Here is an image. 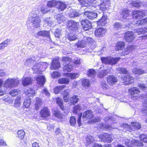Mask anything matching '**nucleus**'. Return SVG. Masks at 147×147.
I'll use <instances>...</instances> for the list:
<instances>
[{"label":"nucleus","instance_id":"8","mask_svg":"<svg viewBox=\"0 0 147 147\" xmlns=\"http://www.w3.org/2000/svg\"><path fill=\"white\" fill-rule=\"evenodd\" d=\"M123 80L124 82V84L127 85L132 84L134 82V79L129 74H127L123 78Z\"/></svg>","mask_w":147,"mask_h":147},{"label":"nucleus","instance_id":"13","mask_svg":"<svg viewBox=\"0 0 147 147\" xmlns=\"http://www.w3.org/2000/svg\"><path fill=\"white\" fill-rule=\"evenodd\" d=\"M107 81L109 85H113L117 82V79L116 77L111 75L108 77Z\"/></svg>","mask_w":147,"mask_h":147},{"label":"nucleus","instance_id":"43","mask_svg":"<svg viewBox=\"0 0 147 147\" xmlns=\"http://www.w3.org/2000/svg\"><path fill=\"white\" fill-rule=\"evenodd\" d=\"M49 31H40L38 33V35L40 36H49Z\"/></svg>","mask_w":147,"mask_h":147},{"label":"nucleus","instance_id":"3","mask_svg":"<svg viewBox=\"0 0 147 147\" xmlns=\"http://www.w3.org/2000/svg\"><path fill=\"white\" fill-rule=\"evenodd\" d=\"M128 91L131 95V99L133 100H138L139 98V94L140 93V91L137 88H131L128 89Z\"/></svg>","mask_w":147,"mask_h":147},{"label":"nucleus","instance_id":"56","mask_svg":"<svg viewBox=\"0 0 147 147\" xmlns=\"http://www.w3.org/2000/svg\"><path fill=\"white\" fill-rule=\"evenodd\" d=\"M146 23H147V18L137 21V23L140 25H143Z\"/></svg>","mask_w":147,"mask_h":147},{"label":"nucleus","instance_id":"36","mask_svg":"<svg viewBox=\"0 0 147 147\" xmlns=\"http://www.w3.org/2000/svg\"><path fill=\"white\" fill-rule=\"evenodd\" d=\"M136 31L138 34H144L147 32V26L144 28H140L137 30Z\"/></svg>","mask_w":147,"mask_h":147},{"label":"nucleus","instance_id":"1","mask_svg":"<svg viewBox=\"0 0 147 147\" xmlns=\"http://www.w3.org/2000/svg\"><path fill=\"white\" fill-rule=\"evenodd\" d=\"M19 83V81L17 78H8L4 82V85L7 88H11L17 87Z\"/></svg>","mask_w":147,"mask_h":147},{"label":"nucleus","instance_id":"30","mask_svg":"<svg viewBox=\"0 0 147 147\" xmlns=\"http://www.w3.org/2000/svg\"><path fill=\"white\" fill-rule=\"evenodd\" d=\"M71 59L68 57H63L62 58V61L64 65L70 64L71 62H73Z\"/></svg>","mask_w":147,"mask_h":147},{"label":"nucleus","instance_id":"7","mask_svg":"<svg viewBox=\"0 0 147 147\" xmlns=\"http://www.w3.org/2000/svg\"><path fill=\"white\" fill-rule=\"evenodd\" d=\"M134 18L137 19H140L145 15V13L144 11L136 10L133 11L132 13Z\"/></svg>","mask_w":147,"mask_h":147},{"label":"nucleus","instance_id":"15","mask_svg":"<svg viewBox=\"0 0 147 147\" xmlns=\"http://www.w3.org/2000/svg\"><path fill=\"white\" fill-rule=\"evenodd\" d=\"M57 7L60 11H63L66 7V5L64 3L60 1H57Z\"/></svg>","mask_w":147,"mask_h":147},{"label":"nucleus","instance_id":"35","mask_svg":"<svg viewBox=\"0 0 147 147\" xmlns=\"http://www.w3.org/2000/svg\"><path fill=\"white\" fill-rule=\"evenodd\" d=\"M87 74L88 76L94 78L95 76L96 75V73L94 69H90L88 71Z\"/></svg>","mask_w":147,"mask_h":147},{"label":"nucleus","instance_id":"41","mask_svg":"<svg viewBox=\"0 0 147 147\" xmlns=\"http://www.w3.org/2000/svg\"><path fill=\"white\" fill-rule=\"evenodd\" d=\"M20 99V97H18L15 100L14 106L16 108H18L20 107L21 105Z\"/></svg>","mask_w":147,"mask_h":147},{"label":"nucleus","instance_id":"19","mask_svg":"<svg viewBox=\"0 0 147 147\" xmlns=\"http://www.w3.org/2000/svg\"><path fill=\"white\" fill-rule=\"evenodd\" d=\"M32 79L30 77H23L22 78V83L24 86H26L31 84Z\"/></svg>","mask_w":147,"mask_h":147},{"label":"nucleus","instance_id":"9","mask_svg":"<svg viewBox=\"0 0 147 147\" xmlns=\"http://www.w3.org/2000/svg\"><path fill=\"white\" fill-rule=\"evenodd\" d=\"M41 117L43 118H46L50 115L49 110L48 108L45 107L41 110L40 112Z\"/></svg>","mask_w":147,"mask_h":147},{"label":"nucleus","instance_id":"45","mask_svg":"<svg viewBox=\"0 0 147 147\" xmlns=\"http://www.w3.org/2000/svg\"><path fill=\"white\" fill-rule=\"evenodd\" d=\"M105 142L109 143L113 140L112 136L110 135L107 133L105 134Z\"/></svg>","mask_w":147,"mask_h":147},{"label":"nucleus","instance_id":"31","mask_svg":"<svg viewBox=\"0 0 147 147\" xmlns=\"http://www.w3.org/2000/svg\"><path fill=\"white\" fill-rule=\"evenodd\" d=\"M10 40L9 39H7L6 40L4 41L3 42L0 44V50H2L4 48L7 47L8 45V43L9 42Z\"/></svg>","mask_w":147,"mask_h":147},{"label":"nucleus","instance_id":"34","mask_svg":"<svg viewBox=\"0 0 147 147\" xmlns=\"http://www.w3.org/2000/svg\"><path fill=\"white\" fill-rule=\"evenodd\" d=\"M108 73V71L105 69L99 71L98 74V76L100 78H102Z\"/></svg>","mask_w":147,"mask_h":147},{"label":"nucleus","instance_id":"50","mask_svg":"<svg viewBox=\"0 0 147 147\" xmlns=\"http://www.w3.org/2000/svg\"><path fill=\"white\" fill-rule=\"evenodd\" d=\"M125 144L128 147H132L133 145V143L132 142V140H131L128 139H126L125 140Z\"/></svg>","mask_w":147,"mask_h":147},{"label":"nucleus","instance_id":"27","mask_svg":"<svg viewBox=\"0 0 147 147\" xmlns=\"http://www.w3.org/2000/svg\"><path fill=\"white\" fill-rule=\"evenodd\" d=\"M25 94L28 96H34L35 94V91L33 89L29 88L25 91Z\"/></svg>","mask_w":147,"mask_h":147},{"label":"nucleus","instance_id":"4","mask_svg":"<svg viewBox=\"0 0 147 147\" xmlns=\"http://www.w3.org/2000/svg\"><path fill=\"white\" fill-rule=\"evenodd\" d=\"M79 24L78 22H76L73 21H70L67 24V26L69 27V30L72 31V32H78V26Z\"/></svg>","mask_w":147,"mask_h":147},{"label":"nucleus","instance_id":"11","mask_svg":"<svg viewBox=\"0 0 147 147\" xmlns=\"http://www.w3.org/2000/svg\"><path fill=\"white\" fill-rule=\"evenodd\" d=\"M106 32V30L105 29L99 28L95 30V34L96 37L100 38L103 36Z\"/></svg>","mask_w":147,"mask_h":147},{"label":"nucleus","instance_id":"21","mask_svg":"<svg viewBox=\"0 0 147 147\" xmlns=\"http://www.w3.org/2000/svg\"><path fill=\"white\" fill-rule=\"evenodd\" d=\"M115 49L116 51H118L122 50L125 46V43L122 41L118 42L116 44Z\"/></svg>","mask_w":147,"mask_h":147},{"label":"nucleus","instance_id":"14","mask_svg":"<svg viewBox=\"0 0 147 147\" xmlns=\"http://www.w3.org/2000/svg\"><path fill=\"white\" fill-rule=\"evenodd\" d=\"M84 14L89 19L92 20L97 17L96 13H94L93 12L86 11L84 12Z\"/></svg>","mask_w":147,"mask_h":147},{"label":"nucleus","instance_id":"5","mask_svg":"<svg viewBox=\"0 0 147 147\" xmlns=\"http://www.w3.org/2000/svg\"><path fill=\"white\" fill-rule=\"evenodd\" d=\"M101 2L98 5L100 10L102 11H105L110 5V0H100Z\"/></svg>","mask_w":147,"mask_h":147},{"label":"nucleus","instance_id":"17","mask_svg":"<svg viewBox=\"0 0 147 147\" xmlns=\"http://www.w3.org/2000/svg\"><path fill=\"white\" fill-rule=\"evenodd\" d=\"M46 78L44 76H39L36 79L38 84L41 85H43L45 83Z\"/></svg>","mask_w":147,"mask_h":147},{"label":"nucleus","instance_id":"22","mask_svg":"<svg viewBox=\"0 0 147 147\" xmlns=\"http://www.w3.org/2000/svg\"><path fill=\"white\" fill-rule=\"evenodd\" d=\"M73 67V63L71 62L70 64L65 65L63 67V69L67 71H70L72 70Z\"/></svg>","mask_w":147,"mask_h":147},{"label":"nucleus","instance_id":"39","mask_svg":"<svg viewBox=\"0 0 147 147\" xmlns=\"http://www.w3.org/2000/svg\"><path fill=\"white\" fill-rule=\"evenodd\" d=\"M86 45V42L84 39L82 40H79L77 45L78 47L83 48Z\"/></svg>","mask_w":147,"mask_h":147},{"label":"nucleus","instance_id":"49","mask_svg":"<svg viewBox=\"0 0 147 147\" xmlns=\"http://www.w3.org/2000/svg\"><path fill=\"white\" fill-rule=\"evenodd\" d=\"M81 14L80 13L77 11H73L71 12L69 14V16L70 17L75 18L79 17L80 15H81Z\"/></svg>","mask_w":147,"mask_h":147},{"label":"nucleus","instance_id":"63","mask_svg":"<svg viewBox=\"0 0 147 147\" xmlns=\"http://www.w3.org/2000/svg\"><path fill=\"white\" fill-rule=\"evenodd\" d=\"M54 115L58 118L61 119L63 117V115L59 111H55Z\"/></svg>","mask_w":147,"mask_h":147},{"label":"nucleus","instance_id":"47","mask_svg":"<svg viewBox=\"0 0 147 147\" xmlns=\"http://www.w3.org/2000/svg\"><path fill=\"white\" fill-rule=\"evenodd\" d=\"M132 142L133 143L134 146L135 145L138 146H141L143 145L142 143L139 140L132 139Z\"/></svg>","mask_w":147,"mask_h":147},{"label":"nucleus","instance_id":"33","mask_svg":"<svg viewBox=\"0 0 147 147\" xmlns=\"http://www.w3.org/2000/svg\"><path fill=\"white\" fill-rule=\"evenodd\" d=\"M42 104L41 100L39 98H37L36 100V103L35 104V109L37 110L39 109Z\"/></svg>","mask_w":147,"mask_h":147},{"label":"nucleus","instance_id":"44","mask_svg":"<svg viewBox=\"0 0 147 147\" xmlns=\"http://www.w3.org/2000/svg\"><path fill=\"white\" fill-rule=\"evenodd\" d=\"M82 84L85 87H88L90 86V83L88 80L84 79L82 81Z\"/></svg>","mask_w":147,"mask_h":147},{"label":"nucleus","instance_id":"52","mask_svg":"<svg viewBox=\"0 0 147 147\" xmlns=\"http://www.w3.org/2000/svg\"><path fill=\"white\" fill-rule=\"evenodd\" d=\"M114 25V28L116 30L121 29L123 27L122 25L119 22H115Z\"/></svg>","mask_w":147,"mask_h":147},{"label":"nucleus","instance_id":"18","mask_svg":"<svg viewBox=\"0 0 147 147\" xmlns=\"http://www.w3.org/2000/svg\"><path fill=\"white\" fill-rule=\"evenodd\" d=\"M94 117L92 112L90 110H88L84 112L82 117L84 118L90 119Z\"/></svg>","mask_w":147,"mask_h":147},{"label":"nucleus","instance_id":"2","mask_svg":"<svg viewBox=\"0 0 147 147\" xmlns=\"http://www.w3.org/2000/svg\"><path fill=\"white\" fill-rule=\"evenodd\" d=\"M120 59L119 57L114 58L111 57H102L101 58V60L102 63H104L113 65L116 64Z\"/></svg>","mask_w":147,"mask_h":147},{"label":"nucleus","instance_id":"58","mask_svg":"<svg viewBox=\"0 0 147 147\" xmlns=\"http://www.w3.org/2000/svg\"><path fill=\"white\" fill-rule=\"evenodd\" d=\"M18 90L17 89H13L11 90L9 94L12 96H14L18 95Z\"/></svg>","mask_w":147,"mask_h":147},{"label":"nucleus","instance_id":"37","mask_svg":"<svg viewBox=\"0 0 147 147\" xmlns=\"http://www.w3.org/2000/svg\"><path fill=\"white\" fill-rule=\"evenodd\" d=\"M107 19L105 17H102L97 22L98 25L104 26L107 22Z\"/></svg>","mask_w":147,"mask_h":147},{"label":"nucleus","instance_id":"23","mask_svg":"<svg viewBox=\"0 0 147 147\" xmlns=\"http://www.w3.org/2000/svg\"><path fill=\"white\" fill-rule=\"evenodd\" d=\"M79 100V98L78 96L74 95L70 98L69 101L71 103L75 105L78 102Z\"/></svg>","mask_w":147,"mask_h":147},{"label":"nucleus","instance_id":"29","mask_svg":"<svg viewBox=\"0 0 147 147\" xmlns=\"http://www.w3.org/2000/svg\"><path fill=\"white\" fill-rule=\"evenodd\" d=\"M69 82V79L66 78H62L59 79L58 82L60 84H67Z\"/></svg>","mask_w":147,"mask_h":147},{"label":"nucleus","instance_id":"51","mask_svg":"<svg viewBox=\"0 0 147 147\" xmlns=\"http://www.w3.org/2000/svg\"><path fill=\"white\" fill-rule=\"evenodd\" d=\"M140 138L141 140L144 142L147 143V135L141 134L140 136Z\"/></svg>","mask_w":147,"mask_h":147},{"label":"nucleus","instance_id":"54","mask_svg":"<svg viewBox=\"0 0 147 147\" xmlns=\"http://www.w3.org/2000/svg\"><path fill=\"white\" fill-rule=\"evenodd\" d=\"M61 30L59 28H57L55 30V35L56 37L59 38L61 35Z\"/></svg>","mask_w":147,"mask_h":147},{"label":"nucleus","instance_id":"24","mask_svg":"<svg viewBox=\"0 0 147 147\" xmlns=\"http://www.w3.org/2000/svg\"><path fill=\"white\" fill-rule=\"evenodd\" d=\"M132 71L134 74L138 75L145 73L144 70L140 68H134L132 70Z\"/></svg>","mask_w":147,"mask_h":147},{"label":"nucleus","instance_id":"25","mask_svg":"<svg viewBox=\"0 0 147 147\" xmlns=\"http://www.w3.org/2000/svg\"><path fill=\"white\" fill-rule=\"evenodd\" d=\"M56 103L59 107L62 110L65 109V107L63 104L62 99L59 98H56Z\"/></svg>","mask_w":147,"mask_h":147},{"label":"nucleus","instance_id":"32","mask_svg":"<svg viewBox=\"0 0 147 147\" xmlns=\"http://www.w3.org/2000/svg\"><path fill=\"white\" fill-rule=\"evenodd\" d=\"M85 41L87 43L90 44L92 45H94L96 44V42L94 41V40L90 37H84V38Z\"/></svg>","mask_w":147,"mask_h":147},{"label":"nucleus","instance_id":"10","mask_svg":"<svg viewBox=\"0 0 147 147\" xmlns=\"http://www.w3.org/2000/svg\"><path fill=\"white\" fill-rule=\"evenodd\" d=\"M134 36L133 33L130 31L126 32L125 35V38L127 42H131L134 39Z\"/></svg>","mask_w":147,"mask_h":147},{"label":"nucleus","instance_id":"46","mask_svg":"<svg viewBox=\"0 0 147 147\" xmlns=\"http://www.w3.org/2000/svg\"><path fill=\"white\" fill-rule=\"evenodd\" d=\"M134 46L133 45L128 46L125 49V54L127 55L132 51L133 49H134Z\"/></svg>","mask_w":147,"mask_h":147},{"label":"nucleus","instance_id":"59","mask_svg":"<svg viewBox=\"0 0 147 147\" xmlns=\"http://www.w3.org/2000/svg\"><path fill=\"white\" fill-rule=\"evenodd\" d=\"M82 109L81 105H76L74 107L73 112L74 113H77L78 111Z\"/></svg>","mask_w":147,"mask_h":147},{"label":"nucleus","instance_id":"61","mask_svg":"<svg viewBox=\"0 0 147 147\" xmlns=\"http://www.w3.org/2000/svg\"><path fill=\"white\" fill-rule=\"evenodd\" d=\"M40 68V65L39 64H35V65L33 66L32 67V69L34 71L36 72H37V71H39Z\"/></svg>","mask_w":147,"mask_h":147},{"label":"nucleus","instance_id":"42","mask_svg":"<svg viewBox=\"0 0 147 147\" xmlns=\"http://www.w3.org/2000/svg\"><path fill=\"white\" fill-rule=\"evenodd\" d=\"M56 18L57 22L59 24L65 20V18L64 16L61 14L58 15Z\"/></svg>","mask_w":147,"mask_h":147},{"label":"nucleus","instance_id":"12","mask_svg":"<svg viewBox=\"0 0 147 147\" xmlns=\"http://www.w3.org/2000/svg\"><path fill=\"white\" fill-rule=\"evenodd\" d=\"M60 67V63L56 59H54L52 61L51 69H58Z\"/></svg>","mask_w":147,"mask_h":147},{"label":"nucleus","instance_id":"62","mask_svg":"<svg viewBox=\"0 0 147 147\" xmlns=\"http://www.w3.org/2000/svg\"><path fill=\"white\" fill-rule=\"evenodd\" d=\"M45 24H47L48 25L50 26L53 24L54 22L52 21L50 18H47L44 20Z\"/></svg>","mask_w":147,"mask_h":147},{"label":"nucleus","instance_id":"53","mask_svg":"<svg viewBox=\"0 0 147 147\" xmlns=\"http://www.w3.org/2000/svg\"><path fill=\"white\" fill-rule=\"evenodd\" d=\"M117 70L119 72L120 74H127V69L124 67H120L117 68Z\"/></svg>","mask_w":147,"mask_h":147},{"label":"nucleus","instance_id":"6","mask_svg":"<svg viewBox=\"0 0 147 147\" xmlns=\"http://www.w3.org/2000/svg\"><path fill=\"white\" fill-rule=\"evenodd\" d=\"M82 25L85 30H88L92 28L91 24L87 20L84 19L81 21Z\"/></svg>","mask_w":147,"mask_h":147},{"label":"nucleus","instance_id":"38","mask_svg":"<svg viewBox=\"0 0 147 147\" xmlns=\"http://www.w3.org/2000/svg\"><path fill=\"white\" fill-rule=\"evenodd\" d=\"M57 1L55 0H53L48 2L47 6L49 7H53L57 6Z\"/></svg>","mask_w":147,"mask_h":147},{"label":"nucleus","instance_id":"55","mask_svg":"<svg viewBox=\"0 0 147 147\" xmlns=\"http://www.w3.org/2000/svg\"><path fill=\"white\" fill-rule=\"evenodd\" d=\"M94 140V138L92 137L88 136L86 138V146H88Z\"/></svg>","mask_w":147,"mask_h":147},{"label":"nucleus","instance_id":"16","mask_svg":"<svg viewBox=\"0 0 147 147\" xmlns=\"http://www.w3.org/2000/svg\"><path fill=\"white\" fill-rule=\"evenodd\" d=\"M129 15V11L126 9L123 10L121 15V17L123 19V21H126V20L128 19Z\"/></svg>","mask_w":147,"mask_h":147},{"label":"nucleus","instance_id":"64","mask_svg":"<svg viewBox=\"0 0 147 147\" xmlns=\"http://www.w3.org/2000/svg\"><path fill=\"white\" fill-rule=\"evenodd\" d=\"M28 99L25 100L24 102V105L26 108L29 107L30 104V100L29 98Z\"/></svg>","mask_w":147,"mask_h":147},{"label":"nucleus","instance_id":"57","mask_svg":"<svg viewBox=\"0 0 147 147\" xmlns=\"http://www.w3.org/2000/svg\"><path fill=\"white\" fill-rule=\"evenodd\" d=\"M131 124L134 128L138 129L141 127L140 124L138 123L133 122L131 123Z\"/></svg>","mask_w":147,"mask_h":147},{"label":"nucleus","instance_id":"60","mask_svg":"<svg viewBox=\"0 0 147 147\" xmlns=\"http://www.w3.org/2000/svg\"><path fill=\"white\" fill-rule=\"evenodd\" d=\"M69 122L71 125L74 126L75 125L76 121V119L74 116H72L70 117Z\"/></svg>","mask_w":147,"mask_h":147},{"label":"nucleus","instance_id":"48","mask_svg":"<svg viewBox=\"0 0 147 147\" xmlns=\"http://www.w3.org/2000/svg\"><path fill=\"white\" fill-rule=\"evenodd\" d=\"M67 77L70 78L71 79H73L78 77V74L74 73H67L66 75Z\"/></svg>","mask_w":147,"mask_h":147},{"label":"nucleus","instance_id":"20","mask_svg":"<svg viewBox=\"0 0 147 147\" xmlns=\"http://www.w3.org/2000/svg\"><path fill=\"white\" fill-rule=\"evenodd\" d=\"M40 20L39 18H37L33 19H32L31 22L33 26L36 28L40 26Z\"/></svg>","mask_w":147,"mask_h":147},{"label":"nucleus","instance_id":"26","mask_svg":"<svg viewBox=\"0 0 147 147\" xmlns=\"http://www.w3.org/2000/svg\"><path fill=\"white\" fill-rule=\"evenodd\" d=\"M76 33V32L75 33V32H74L73 33H70L69 34H67L65 37L70 41L76 40L77 39V37L75 34H74Z\"/></svg>","mask_w":147,"mask_h":147},{"label":"nucleus","instance_id":"40","mask_svg":"<svg viewBox=\"0 0 147 147\" xmlns=\"http://www.w3.org/2000/svg\"><path fill=\"white\" fill-rule=\"evenodd\" d=\"M18 136L20 140L23 139L25 136V132L23 130H19L17 132Z\"/></svg>","mask_w":147,"mask_h":147},{"label":"nucleus","instance_id":"28","mask_svg":"<svg viewBox=\"0 0 147 147\" xmlns=\"http://www.w3.org/2000/svg\"><path fill=\"white\" fill-rule=\"evenodd\" d=\"M66 86L65 85H62L59 86H57L54 89V93L56 94H58L59 92L65 88Z\"/></svg>","mask_w":147,"mask_h":147}]
</instances>
